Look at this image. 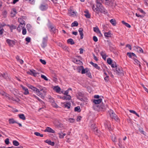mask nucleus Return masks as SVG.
Returning <instances> with one entry per match:
<instances>
[{"label":"nucleus","mask_w":148,"mask_h":148,"mask_svg":"<svg viewBox=\"0 0 148 148\" xmlns=\"http://www.w3.org/2000/svg\"><path fill=\"white\" fill-rule=\"evenodd\" d=\"M78 25V23L76 21H75L74 22L72 23L71 25V27H73L75 26H77Z\"/></svg>","instance_id":"obj_39"},{"label":"nucleus","mask_w":148,"mask_h":148,"mask_svg":"<svg viewBox=\"0 0 148 148\" xmlns=\"http://www.w3.org/2000/svg\"><path fill=\"white\" fill-rule=\"evenodd\" d=\"M84 12L85 13L84 16L88 18H90V14L89 13L88 10H86Z\"/></svg>","instance_id":"obj_22"},{"label":"nucleus","mask_w":148,"mask_h":148,"mask_svg":"<svg viewBox=\"0 0 148 148\" xmlns=\"http://www.w3.org/2000/svg\"><path fill=\"white\" fill-rule=\"evenodd\" d=\"M67 42L68 43H70L72 45L74 44L75 43V42L73 41V39L71 38H70L68 40Z\"/></svg>","instance_id":"obj_38"},{"label":"nucleus","mask_w":148,"mask_h":148,"mask_svg":"<svg viewBox=\"0 0 148 148\" xmlns=\"http://www.w3.org/2000/svg\"><path fill=\"white\" fill-rule=\"evenodd\" d=\"M41 77L42 79H44L46 81L48 80V79L47 78V77L41 74Z\"/></svg>","instance_id":"obj_50"},{"label":"nucleus","mask_w":148,"mask_h":148,"mask_svg":"<svg viewBox=\"0 0 148 148\" xmlns=\"http://www.w3.org/2000/svg\"><path fill=\"white\" fill-rule=\"evenodd\" d=\"M93 40L95 42H97L98 40L97 37L96 36H94L93 37Z\"/></svg>","instance_id":"obj_57"},{"label":"nucleus","mask_w":148,"mask_h":148,"mask_svg":"<svg viewBox=\"0 0 148 148\" xmlns=\"http://www.w3.org/2000/svg\"><path fill=\"white\" fill-rule=\"evenodd\" d=\"M5 143L7 145H8L9 143V139L8 138H6L5 140Z\"/></svg>","instance_id":"obj_58"},{"label":"nucleus","mask_w":148,"mask_h":148,"mask_svg":"<svg viewBox=\"0 0 148 148\" xmlns=\"http://www.w3.org/2000/svg\"><path fill=\"white\" fill-rule=\"evenodd\" d=\"M130 58H132V57H136V56L135 54L133 53L128 52L127 53V54Z\"/></svg>","instance_id":"obj_25"},{"label":"nucleus","mask_w":148,"mask_h":148,"mask_svg":"<svg viewBox=\"0 0 148 148\" xmlns=\"http://www.w3.org/2000/svg\"><path fill=\"white\" fill-rule=\"evenodd\" d=\"M49 27L51 28L50 31L51 32H52L54 33H55L57 32V30L53 26L51 25Z\"/></svg>","instance_id":"obj_20"},{"label":"nucleus","mask_w":148,"mask_h":148,"mask_svg":"<svg viewBox=\"0 0 148 148\" xmlns=\"http://www.w3.org/2000/svg\"><path fill=\"white\" fill-rule=\"evenodd\" d=\"M76 96L78 99L82 100L83 99L82 98L84 97V94L81 92H78L76 94Z\"/></svg>","instance_id":"obj_10"},{"label":"nucleus","mask_w":148,"mask_h":148,"mask_svg":"<svg viewBox=\"0 0 148 148\" xmlns=\"http://www.w3.org/2000/svg\"><path fill=\"white\" fill-rule=\"evenodd\" d=\"M20 86L23 91V93L24 95H26L29 94V91L28 88L22 85H20Z\"/></svg>","instance_id":"obj_7"},{"label":"nucleus","mask_w":148,"mask_h":148,"mask_svg":"<svg viewBox=\"0 0 148 148\" xmlns=\"http://www.w3.org/2000/svg\"><path fill=\"white\" fill-rule=\"evenodd\" d=\"M134 50L139 53H143V51L140 47L136 46H134Z\"/></svg>","instance_id":"obj_8"},{"label":"nucleus","mask_w":148,"mask_h":148,"mask_svg":"<svg viewBox=\"0 0 148 148\" xmlns=\"http://www.w3.org/2000/svg\"><path fill=\"white\" fill-rule=\"evenodd\" d=\"M22 34L23 35H25L26 34V30L25 28H22Z\"/></svg>","instance_id":"obj_52"},{"label":"nucleus","mask_w":148,"mask_h":148,"mask_svg":"<svg viewBox=\"0 0 148 148\" xmlns=\"http://www.w3.org/2000/svg\"><path fill=\"white\" fill-rule=\"evenodd\" d=\"M104 125L106 128L110 130L111 128L110 127V123L108 122H106L104 123Z\"/></svg>","instance_id":"obj_31"},{"label":"nucleus","mask_w":148,"mask_h":148,"mask_svg":"<svg viewBox=\"0 0 148 148\" xmlns=\"http://www.w3.org/2000/svg\"><path fill=\"white\" fill-rule=\"evenodd\" d=\"M54 90L58 93H60L61 89L60 87L58 86H55L53 88Z\"/></svg>","instance_id":"obj_29"},{"label":"nucleus","mask_w":148,"mask_h":148,"mask_svg":"<svg viewBox=\"0 0 148 148\" xmlns=\"http://www.w3.org/2000/svg\"><path fill=\"white\" fill-rule=\"evenodd\" d=\"M83 29L82 28H79L78 31L80 35V38L82 39L83 38Z\"/></svg>","instance_id":"obj_23"},{"label":"nucleus","mask_w":148,"mask_h":148,"mask_svg":"<svg viewBox=\"0 0 148 148\" xmlns=\"http://www.w3.org/2000/svg\"><path fill=\"white\" fill-rule=\"evenodd\" d=\"M67 121L70 123H73L75 121V119L73 118H70Z\"/></svg>","instance_id":"obj_45"},{"label":"nucleus","mask_w":148,"mask_h":148,"mask_svg":"<svg viewBox=\"0 0 148 148\" xmlns=\"http://www.w3.org/2000/svg\"><path fill=\"white\" fill-rule=\"evenodd\" d=\"M122 23L123 24L125 25V26L129 28L131 27L130 25L128 24V23L125 22L124 21H122Z\"/></svg>","instance_id":"obj_42"},{"label":"nucleus","mask_w":148,"mask_h":148,"mask_svg":"<svg viewBox=\"0 0 148 148\" xmlns=\"http://www.w3.org/2000/svg\"><path fill=\"white\" fill-rule=\"evenodd\" d=\"M18 21L20 23L19 25L21 26V28L24 27L25 25V21L21 18H18Z\"/></svg>","instance_id":"obj_9"},{"label":"nucleus","mask_w":148,"mask_h":148,"mask_svg":"<svg viewBox=\"0 0 148 148\" xmlns=\"http://www.w3.org/2000/svg\"><path fill=\"white\" fill-rule=\"evenodd\" d=\"M90 63L92 65V66L95 68L96 69L99 70L100 69V67L99 66H98V64L96 63H94L92 62H90Z\"/></svg>","instance_id":"obj_24"},{"label":"nucleus","mask_w":148,"mask_h":148,"mask_svg":"<svg viewBox=\"0 0 148 148\" xmlns=\"http://www.w3.org/2000/svg\"><path fill=\"white\" fill-rule=\"evenodd\" d=\"M58 134L59 135V137L60 138H62L64 136L66 135L65 133H63L62 132L58 133Z\"/></svg>","instance_id":"obj_36"},{"label":"nucleus","mask_w":148,"mask_h":148,"mask_svg":"<svg viewBox=\"0 0 148 148\" xmlns=\"http://www.w3.org/2000/svg\"><path fill=\"white\" fill-rule=\"evenodd\" d=\"M138 10L139 11H140V12H141L143 14H145L144 12L142 9L139 8L138 9Z\"/></svg>","instance_id":"obj_62"},{"label":"nucleus","mask_w":148,"mask_h":148,"mask_svg":"<svg viewBox=\"0 0 148 148\" xmlns=\"http://www.w3.org/2000/svg\"><path fill=\"white\" fill-rule=\"evenodd\" d=\"M115 69L117 74L120 76H122L123 75V71L121 68L116 67Z\"/></svg>","instance_id":"obj_5"},{"label":"nucleus","mask_w":148,"mask_h":148,"mask_svg":"<svg viewBox=\"0 0 148 148\" xmlns=\"http://www.w3.org/2000/svg\"><path fill=\"white\" fill-rule=\"evenodd\" d=\"M107 62L109 64H111L112 62V60L110 58H108L107 60Z\"/></svg>","instance_id":"obj_48"},{"label":"nucleus","mask_w":148,"mask_h":148,"mask_svg":"<svg viewBox=\"0 0 148 148\" xmlns=\"http://www.w3.org/2000/svg\"><path fill=\"white\" fill-rule=\"evenodd\" d=\"M71 97L69 95L66 96V99L70 100L71 99Z\"/></svg>","instance_id":"obj_53"},{"label":"nucleus","mask_w":148,"mask_h":148,"mask_svg":"<svg viewBox=\"0 0 148 148\" xmlns=\"http://www.w3.org/2000/svg\"><path fill=\"white\" fill-rule=\"evenodd\" d=\"M27 73L35 77H38L40 76L39 73L36 72V71L34 69L30 70L29 71L27 72Z\"/></svg>","instance_id":"obj_3"},{"label":"nucleus","mask_w":148,"mask_h":148,"mask_svg":"<svg viewBox=\"0 0 148 148\" xmlns=\"http://www.w3.org/2000/svg\"><path fill=\"white\" fill-rule=\"evenodd\" d=\"M45 132H48L51 133H54L55 132V131L49 127H47L45 130H44Z\"/></svg>","instance_id":"obj_15"},{"label":"nucleus","mask_w":148,"mask_h":148,"mask_svg":"<svg viewBox=\"0 0 148 148\" xmlns=\"http://www.w3.org/2000/svg\"><path fill=\"white\" fill-rule=\"evenodd\" d=\"M13 143L14 145L15 146H17L19 145L18 142L16 140H14L13 141Z\"/></svg>","instance_id":"obj_46"},{"label":"nucleus","mask_w":148,"mask_h":148,"mask_svg":"<svg viewBox=\"0 0 148 148\" xmlns=\"http://www.w3.org/2000/svg\"><path fill=\"white\" fill-rule=\"evenodd\" d=\"M116 138L115 136H113L112 137V140L113 142H116Z\"/></svg>","instance_id":"obj_63"},{"label":"nucleus","mask_w":148,"mask_h":148,"mask_svg":"<svg viewBox=\"0 0 148 148\" xmlns=\"http://www.w3.org/2000/svg\"><path fill=\"white\" fill-rule=\"evenodd\" d=\"M138 130L141 133L143 134L144 135H145L146 132L143 131V128H139Z\"/></svg>","instance_id":"obj_41"},{"label":"nucleus","mask_w":148,"mask_h":148,"mask_svg":"<svg viewBox=\"0 0 148 148\" xmlns=\"http://www.w3.org/2000/svg\"><path fill=\"white\" fill-rule=\"evenodd\" d=\"M47 36L43 38L42 42L41 44V47L43 48H45L47 46Z\"/></svg>","instance_id":"obj_6"},{"label":"nucleus","mask_w":148,"mask_h":148,"mask_svg":"<svg viewBox=\"0 0 148 148\" xmlns=\"http://www.w3.org/2000/svg\"><path fill=\"white\" fill-rule=\"evenodd\" d=\"M94 131L95 134L97 135L98 136H99V131H98L97 129H95Z\"/></svg>","instance_id":"obj_51"},{"label":"nucleus","mask_w":148,"mask_h":148,"mask_svg":"<svg viewBox=\"0 0 148 148\" xmlns=\"http://www.w3.org/2000/svg\"><path fill=\"white\" fill-rule=\"evenodd\" d=\"M25 40L27 42H30L31 40V38H30L29 37H27L26 38Z\"/></svg>","instance_id":"obj_56"},{"label":"nucleus","mask_w":148,"mask_h":148,"mask_svg":"<svg viewBox=\"0 0 148 148\" xmlns=\"http://www.w3.org/2000/svg\"><path fill=\"white\" fill-rule=\"evenodd\" d=\"M0 77H3L7 81H9L10 80V77L8 76V74L6 73L0 74Z\"/></svg>","instance_id":"obj_12"},{"label":"nucleus","mask_w":148,"mask_h":148,"mask_svg":"<svg viewBox=\"0 0 148 148\" xmlns=\"http://www.w3.org/2000/svg\"><path fill=\"white\" fill-rule=\"evenodd\" d=\"M86 74L89 77L91 78L92 77L91 74L89 71L87 73H86Z\"/></svg>","instance_id":"obj_60"},{"label":"nucleus","mask_w":148,"mask_h":148,"mask_svg":"<svg viewBox=\"0 0 148 148\" xmlns=\"http://www.w3.org/2000/svg\"><path fill=\"white\" fill-rule=\"evenodd\" d=\"M109 76H107L104 77V80L106 82H108L109 80Z\"/></svg>","instance_id":"obj_55"},{"label":"nucleus","mask_w":148,"mask_h":148,"mask_svg":"<svg viewBox=\"0 0 148 148\" xmlns=\"http://www.w3.org/2000/svg\"><path fill=\"white\" fill-rule=\"evenodd\" d=\"M62 106L65 108L69 109L70 108L71 103L69 102L62 103Z\"/></svg>","instance_id":"obj_11"},{"label":"nucleus","mask_w":148,"mask_h":148,"mask_svg":"<svg viewBox=\"0 0 148 148\" xmlns=\"http://www.w3.org/2000/svg\"><path fill=\"white\" fill-rule=\"evenodd\" d=\"M47 8V5L42 4L40 6V8L42 11L46 10Z\"/></svg>","instance_id":"obj_21"},{"label":"nucleus","mask_w":148,"mask_h":148,"mask_svg":"<svg viewBox=\"0 0 148 148\" xmlns=\"http://www.w3.org/2000/svg\"><path fill=\"white\" fill-rule=\"evenodd\" d=\"M34 134L35 135L38 136H40L41 137H43V134H40L38 132H34Z\"/></svg>","instance_id":"obj_44"},{"label":"nucleus","mask_w":148,"mask_h":148,"mask_svg":"<svg viewBox=\"0 0 148 148\" xmlns=\"http://www.w3.org/2000/svg\"><path fill=\"white\" fill-rule=\"evenodd\" d=\"M92 108L95 110L98 111L99 110L100 107L97 104H94Z\"/></svg>","instance_id":"obj_28"},{"label":"nucleus","mask_w":148,"mask_h":148,"mask_svg":"<svg viewBox=\"0 0 148 148\" xmlns=\"http://www.w3.org/2000/svg\"><path fill=\"white\" fill-rule=\"evenodd\" d=\"M132 59L134 61V63L136 65L138 66L140 68L141 67L140 62L135 58H132Z\"/></svg>","instance_id":"obj_16"},{"label":"nucleus","mask_w":148,"mask_h":148,"mask_svg":"<svg viewBox=\"0 0 148 148\" xmlns=\"http://www.w3.org/2000/svg\"><path fill=\"white\" fill-rule=\"evenodd\" d=\"M93 30L95 32L97 33V34H99L101 35V32L97 27H94Z\"/></svg>","instance_id":"obj_32"},{"label":"nucleus","mask_w":148,"mask_h":148,"mask_svg":"<svg viewBox=\"0 0 148 148\" xmlns=\"http://www.w3.org/2000/svg\"><path fill=\"white\" fill-rule=\"evenodd\" d=\"M111 31H109L107 32H105L104 33V36L106 38L110 37L111 36Z\"/></svg>","instance_id":"obj_34"},{"label":"nucleus","mask_w":148,"mask_h":148,"mask_svg":"<svg viewBox=\"0 0 148 148\" xmlns=\"http://www.w3.org/2000/svg\"><path fill=\"white\" fill-rule=\"evenodd\" d=\"M18 116L20 119L23 120H25V117L24 114H18Z\"/></svg>","instance_id":"obj_37"},{"label":"nucleus","mask_w":148,"mask_h":148,"mask_svg":"<svg viewBox=\"0 0 148 148\" xmlns=\"http://www.w3.org/2000/svg\"><path fill=\"white\" fill-rule=\"evenodd\" d=\"M75 63L81 64H82V62L80 60H77L76 58H73L72 60Z\"/></svg>","instance_id":"obj_26"},{"label":"nucleus","mask_w":148,"mask_h":148,"mask_svg":"<svg viewBox=\"0 0 148 148\" xmlns=\"http://www.w3.org/2000/svg\"><path fill=\"white\" fill-rule=\"evenodd\" d=\"M109 112L111 117L112 118L114 119L116 121L118 120V119L116 115L114 113V111L113 110H110L109 111Z\"/></svg>","instance_id":"obj_4"},{"label":"nucleus","mask_w":148,"mask_h":148,"mask_svg":"<svg viewBox=\"0 0 148 148\" xmlns=\"http://www.w3.org/2000/svg\"><path fill=\"white\" fill-rule=\"evenodd\" d=\"M100 54L101 56H102V58L104 60H105L106 59L107 57L108 56L106 55V54L104 52L101 51L100 52Z\"/></svg>","instance_id":"obj_27"},{"label":"nucleus","mask_w":148,"mask_h":148,"mask_svg":"<svg viewBox=\"0 0 148 148\" xmlns=\"http://www.w3.org/2000/svg\"><path fill=\"white\" fill-rule=\"evenodd\" d=\"M101 1L107 5H109L112 2V0H100Z\"/></svg>","instance_id":"obj_17"},{"label":"nucleus","mask_w":148,"mask_h":148,"mask_svg":"<svg viewBox=\"0 0 148 148\" xmlns=\"http://www.w3.org/2000/svg\"><path fill=\"white\" fill-rule=\"evenodd\" d=\"M91 127L94 130H95V129H96V125L94 124H92L91 125Z\"/></svg>","instance_id":"obj_59"},{"label":"nucleus","mask_w":148,"mask_h":148,"mask_svg":"<svg viewBox=\"0 0 148 148\" xmlns=\"http://www.w3.org/2000/svg\"><path fill=\"white\" fill-rule=\"evenodd\" d=\"M6 42L10 46H13L15 44V42L14 41L10 39H7L6 40Z\"/></svg>","instance_id":"obj_14"},{"label":"nucleus","mask_w":148,"mask_h":148,"mask_svg":"<svg viewBox=\"0 0 148 148\" xmlns=\"http://www.w3.org/2000/svg\"><path fill=\"white\" fill-rule=\"evenodd\" d=\"M36 92L37 95L42 99H44L46 95L47 90L46 88L41 86L40 90L38 89Z\"/></svg>","instance_id":"obj_2"},{"label":"nucleus","mask_w":148,"mask_h":148,"mask_svg":"<svg viewBox=\"0 0 148 148\" xmlns=\"http://www.w3.org/2000/svg\"><path fill=\"white\" fill-rule=\"evenodd\" d=\"M79 69H82L81 73L82 74H85L86 73H87L89 71V69L88 68H86L85 69H84L83 66H80L79 68Z\"/></svg>","instance_id":"obj_13"},{"label":"nucleus","mask_w":148,"mask_h":148,"mask_svg":"<svg viewBox=\"0 0 148 148\" xmlns=\"http://www.w3.org/2000/svg\"><path fill=\"white\" fill-rule=\"evenodd\" d=\"M74 110L75 111L79 112L80 111V108L79 106H77L75 107Z\"/></svg>","instance_id":"obj_49"},{"label":"nucleus","mask_w":148,"mask_h":148,"mask_svg":"<svg viewBox=\"0 0 148 148\" xmlns=\"http://www.w3.org/2000/svg\"><path fill=\"white\" fill-rule=\"evenodd\" d=\"M126 47H128L129 48V49L130 50H131L132 49V47L130 45H129V44L126 45Z\"/></svg>","instance_id":"obj_64"},{"label":"nucleus","mask_w":148,"mask_h":148,"mask_svg":"<svg viewBox=\"0 0 148 148\" xmlns=\"http://www.w3.org/2000/svg\"><path fill=\"white\" fill-rule=\"evenodd\" d=\"M9 122L10 124H13L14 123H17V122L16 121L13 119L12 118L9 119Z\"/></svg>","instance_id":"obj_35"},{"label":"nucleus","mask_w":148,"mask_h":148,"mask_svg":"<svg viewBox=\"0 0 148 148\" xmlns=\"http://www.w3.org/2000/svg\"><path fill=\"white\" fill-rule=\"evenodd\" d=\"M5 25V24L3 23V24L0 23V35H2L4 31L3 27Z\"/></svg>","instance_id":"obj_19"},{"label":"nucleus","mask_w":148,"mask_h":148,"mask_svg":"<svg viewBox=\"0 0 148 148\" xmlns=\"http://www.w3.org/2000/svg\"><path fill=\"white\" fill-rule=\"evenodd\" d=\"M110 22L113 25H115L116 24V21L115 19H111L110 21Z\"/></svg>","instance_id":"obj_40"},{"label":"nucleus","mask_w":148,"mask_h":148,"mask_svg":"<svg viewBox=\"0 0 148 148\" xmlns=\"http://www.w3.org/2000/svg\"><path fill=\"white\" fill-rule=\"evenodd\" d=\"M96 8L94 5H93L92 7L93 10L96 13L98 14L100 13H106L107 12L106 9L103 6L101 3L98 0L96 1Z\"/></svg>","instance_id":"obj_1"},{"label":"nucleus","mask_w":148,"mask_h":148,"mask_svg":"<svg viewBox=\"0 0 148 148\" xmlns=\"http://www.w3.org/2000/svg\"><path fill=\"white\" fill-rule=\"evenodd\" d=\"M82 118L81 116H78L77 117V121H79Z\"/></svg>","instance_id":"obj_61"},{"label":"nucleus","mask_w":148,"mask_h":148,"mask_svg":"<svg viewBox=\"0 0 148 148\" xmlns=\"http://www.w3.org/2000/svg\"><path fill=\"white\" fill-rule=\"evenodd\" d=\"M102 101V99H94L93 100V103L94 104H97L100 103Z\"/></svg>","instance_id":"obj_33"},{"label":"nucleus","mask_w":148,"mask_h":148,"mask_svg":"<svg viewBox=\"0 0 148 148\" xmlns=\"http://www.w3.org/2000/svg\"><path fill=\"white\" fill-rule=\"evenodd\" d=\"M40 61L43 64L45 65L46 64V62L44 60H43L42 59H40Z\"/></svg>","instance_id":"obj_54"},{"label":"nucleus","mask_w":148,"mask_h":148,"mask_svg":"<svg viewBox=\"0 0 148 148\" xmlns=\"http://www.w3.org/2000/svg\"><path fill=\"white\" fill-rule=\"evenodd\" d=\"M129 111L130 113L135 114L138 117H140L139 115L135 111L132 110H130Z\"/></svg>","instance_id":"obj_43"},{"label":"nucleus","mask_w":148,"mask_h":148,"mask_svg":"<svg viewBox=\"0 0 148 148\" xmlns=\"http://www.w3.org/2000/svg\"><path fill=\"white\" fill-rule=\"evenodd\" d=\"M44 142L48 143L49 145L53 146L54 145V143L53 142H51V140H47L44 141Z\"/></svg>","instance_id":"obj_30"},{"label":"nucleus","mask_w":148,"mask_h":148,"mask_svg":"<svg viewBox=\"0 0 148 148\" xmlns=\"http://www.w3.org/2000/svg\"><path fill=\"white\" fill-rule=\"evenodd\" d=\"M27 86L29 88L31 89L34 91L36 92V91L38 90V88L30 84H28Z\"/></svg>","instance_id":"obj_18"},{"label":"nucleus","mask_w":148,"mask_h":148,"mask_svg":"<svg viewBox=\"0 0 148 148\" xmlns=\"http://www.w3.org/2000/svg\"><path fill=\"white\" fill-rule=\"evenodd\" d=\"M26 26L27 30L29 31H31L32 30V27L31 25L29 24H27Z\"/></svg>","instance_id":"obj_47"}]
</instances>
